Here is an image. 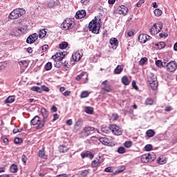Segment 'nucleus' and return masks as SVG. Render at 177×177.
Masks as SVG:
<instances>
[{"mask_svg": "<svg viewBox=\"0 0 177 177\" xmlns=\"http://www.w3.org/2000/svg\"><path fill=\"white\" fill-rule=\"evenodd\" d=\"M102 25L100 24V19L97 21V19L92 20L88 24V28L93 32V34H99Z\"/></svg>", "mask_w": 177, "mask_h": 177, "instance_id": "f257e3e1", "label": "nucleus"}, {"mask_svg": "<svg viewBox=\"0 0 177 177\" xmlns=\"http://www.w3.org/2000/svg\"><path fill=\"white\" fill-rule=\"evenodd\" d=\"M23 15H26V10L24 8H16L10 13L8 17L11 20H15V19L21 17Z\"/></svg>", "mask_w": 177, "mask_h": 177, "instance_id": "f03ea898", "label": "nucleus"}, {"mask_svg": "<svg viewBox=\"0 0 177 177\" xmlns=\"http://www.w3.org/2000/svg\"><path fill=\"white\" fill-rule=\"evenodd\" d=\"M148 82L153 91H156L158 88V81H157V76L154 73L149 75Z\"/></svg>", "mask_w": 177, "mask_h": 177, "instance_id": "7ed1b4c3", "label": "nucleus"}, {"mask_svg": "<svg viewBox=\"0 0 177 177\" xmlns=\"http://www.w3.org/2000/svg\"><path fill=\"white\" fill-rule=\"evenodd\" d=\"M154 160H156V153H154L143 154L141 156L142 162H152V161H154Z\"/></svg>", "mask_w": 177, "mask_h": 177, "instance_id": "20e7f679", "label": "nucleus"}, {"mask_svg": "<svg viewBox=\"0 0 177 177\" xmlns=\"http://www.w3.org/2000/svg\"><path fill=\"white\" fill-rule=\"evenodd\" d=\"M161 30H162V23L159 21L154 24L153 26L149 29V31L151 35H156V34H158Z\"/></svg>", "mask_w": 177, "mask_h": 177, "instance_id": "39448f33", "label": "nucleus"}, {"mask_svg": "<svg viewBox=\"0 0 177 177\" xmlns=\"http://www.w3.org/2000/svg\"><path fill=\"white\" fill-rule=\"evenodd\" d=\"M167 71L169 73H175L177 69V62L176 61H170L167 64Z\"/></svg>", "mask_w": 177, "mask_h": 177, "instance_id": "423d86ee", "label": "nucleus"}, {"mask_svg": "<svg viewBox=\"0 0 177 177\" xmlns=\"http://www.w3.org/2000/svg\"><path fill=\"white\" fill-rule=\"evenodd\" d=\"M63 30H67L73 28L74 26V21L71 20V19H66L64 21V22L62 24Z\"/></svg>", "mask_w": 177, "mask_h": 177, "instance_id": "0eeeda50", "label": "nucleus"}, {"mask_svg": "<svg viewBox=\"0 0 177 177\" xmlns=\"http://www.w3.org/2000/svg\"><path fill=\"white\" fill-rule=\"evenodd\" d=\"M97 130L94 127L86 126L82 131V133L84 138H86L87 136H89V135H91V133H93V132Z\"/></svg>", "mask_w": 177, "mask_h": 177, "instance_id": "6e6552de", "label": "nucleus"}, {"mask_svg": "<svg viewBox=\"0 0 177 177\" xmlns=\"http://www.w3.org/2000/svg\"><path fill=\"white\" fill-rule=\"evenodd\" d=\"M110 130L112 131L113 135H116V136L122 135V129L115 124H111L110 126Z\"/></svg>", "mask_w": 177, "mask_h": 177, "instance_id": "1a4fd4ad", "label": "nucleus"}, {"mask_svg": "<svg viewBox=\"0 0 177 177\" xmlns=\"http://www.w3.org/2000/svg\"><path fill=\"white\" fill-rule=\"evenodd\" d=\"M82 57V54H81L80 51H76L73 53L72 55V60H71V63L72 64H74L75 62H79V60H81Z\"/></svg>", "mask_w": 177, "mask_h": 177, "instance_id": "9d476101", "label": "nucleus"}, {"mask_svg": "<svg viewBox=\"0 0 177 177\" xmlns=\"http://www.w3.org/2000/svg\"><path fill=\"white\" fill-rule=\"evenodd\" d=\"M67 56V52L64 51V52H59L57 53L55 55L53 56V59H55L56 62H62L63 59H64V57Z\"/></svg>", "mask_w": 177, "mask_h": 177, "instance_id": "9b49d317", "label": "nucleus"}, {"mask_svg": "<svg viewBox=\"0 0 177 177\" xmlns=\"http://www.w3.org/2000/svg\"><path fill=\"white\" fill-rule=\"evenodd\" d=\"M151 37L146 34H141L138 37V41L141 44H146L147 41L150 40Z\"/></svg>", "mask_w": 177, "mask_h": 177, "instance_id": "f8f14e48", "label": "nucleus"}, {"mask_svg": "<svg viewBox=\"0 0 177 177\" xmlns=\"http://www.w3.org/2000/svg\"><path fill=\"white\" fill-rule=\"evenodd\" d=\"M38 39V35L37 33H33L30 35L26 39L27 44H34Z\"/></svg>", "mask_w": 177, "mask_h": 177, "instance_id": "ddd939ff", "label": "nucleus"}, {"mask_svg": "<svg viewBox=\"0 0 177 177\" xmlns=\"http://www.w3.org/2000/svg\"><path fill=\"white\" fill-rule=\"evenodd\" d=\"M101 162H103V158L99 156L91 162V165L93 168H96V167H99V165H100Z\"/></svg>", "mask_w": 177, "mask_h": 177, "instance_id": "4468645a", "label": "nucleus"}, {"mask_svg": "<svg viewBox=\"0 0 177 177\" xmlns=\"http://www.w3.org/2000/svg\"><path fill=\"white\" fill-rule=\"evenodd\" d=\"M86 16V11L85 10H81L76 12V19H84Z\"/></svg>", "mask_w": 177, "mask_h": 177, "instance_id": "2eb2a0df", "label": "nucleus"}, {"mask_svg": "<svg viewBox=\"0 0 177 177\" xmlns=\"http://www.w3.org/2000/svg\"><path fill=\"white\" fill-rule=\"evenodd\" d=\"M46 122V120H44V119L41 120L39 119L37 124H36V129H42L44 127H45V123Z\"/></svg>", "mask_w": 177, "mask_h": 177, "instance_id": "dca6fc26", "label": "nucleus"}, {"mask_svg": "<svg viewBox=\"0 0 177 177\" xmlns=\"http://www.w3.org/2000/svg\"><path fill=\"white\" fill-rule=\"evenodd\" d=\"M119 13L120 15H123L124 16H125V15L128 14V8L125 6H120Z\"/></svg>", "mask_w": 177, "mask_h": 177, "instance_id": "f3484780", "label": "nucleus"}, {"mask_svg": "<svg viewBox=\"0 0 177 177\" xmlns=\"http://www.w3.org/2000/svg\"><path fill=\"white\" fill-rule=\"evenodd\" d=\"M41 111L43 120L44 121H48V117L49 116V112H48L46 111V109H45V108H41Z\"/></svg>", "mask_w": 177, "mask_h": 177, "instance_id": "a211bd4d", "label": "nucleus"}, {"mask_svg": "<svg viewBox=\"0 0 177 177\" xmlns=\"http://www.w3.org/2000/svg\"><path fill=\"white\" fill-rule=\"evenodd\" d=\"M15 100H16V98L15 97L14 95H10L8 96L4 101V103L6 104H10V103H13V102H15Z\"/></svg>", "mask_w": 177, "mask_h": 177, "instance_id": "6ab92c4d", "label": "nucleus"}, {"mask_svg": "<svg viewBox=\"0 0 177 177\" xmlns=\"http://www.w3.org/2000/svg\"><path fill=\"white\" fill-rule=\"evenodd\" d=\"M46 28L40 29L39 31V37L41 38V39H42V38H45V37H46Z\"/></svg>", "mask_w": 177, "mask_h": 177, "instance_id": "aec40b11", "label": "nucleus"}, {"mask_svg": "<svg viewBox=\"0 0 177 177\" xmlns=\"http://www.w3.org/2000/svg\"><path fill=\"white\" fill-rule=\"evenodd\" d=\"M83 77H85L86 80H88V73H86V72L82 73L80 75H78L76 77V80L81 81V80H82Z\"/></svg>", "mask_w": 177, "mask_h": 177, "instance_id": "412c9836", "label": "nucleus"}, {"mask_svg": "<svg viewBox=\"0 0 177 177\" xmlns=\"http://www.w3.org/2000/svg\"><path fill=\"white\" fill-rule=\"evenodd\" d=\"M19 64L21 67V68H27V67H28V61L22 60L19 62Z\"/></svg>", "mask_w": 177, "mask_h": 177, "instance_id": "4be33fe9", "label": "nucleus"}, {"mask_svg": "<svg viewBox=\"0 0 177 177\" xmlns=\"http://www.w3.org/2000/svg\"><path fill=\"white\" fill-rule=\"evenodd\" d=\"M158 164H160V165H162L164 164H167V159L164 158V156H160L157 160Z\"/></svg>", "mask_w": 177, "mask_h": 177, "instance_id": "5701e85b", "label": "nucleus"}, {"mask_svg": "<svg viewBox=\"0 0 177 177\" xmlns=\"http://www.w3.org/2000/svg\"><path fill=\"white\" fill-rule=\"evenodd\" d=\"M40 119L39 116L36 115L31 120L30 124H32V125H37Z\"/></svg>", "mask_w": 177, "mask_h": 177, "instance_id": "b1692460", "label": "nucleus"}, {"mask_svg": "<svg viewBox=\"0 0 177 177\" xmlns=\"http://www.w3.org/2000/svg\"><path fill=\"white\" fill-rule=\"evenodd\" d=\"M10 171L12 174H16V172L19 171V168L17 167V165L12 164L10 167Z\"/></svg>", "mask_w": 177, "mask_h": 177, "instance_id": "393cba45", "label": "nucleus"}, {"mask_svg": "<svg viewBox=\"0 0 177 177\" xmlns=\"http://www.w3.org/2000/svg\"><path fill=\"white\" fill-rule=\"evenodd\" d=\"M146 135L148 136V138H153V136L156 135V131H154L153 129H149L147 131Z\"/></svg>", "mask_w": 177, "mask_h": 177, "instance_id": "a878e982", "label": "nucleus"}, {"mask_svg": "<svg viewBox=\"0 0 177 177\" xmlns=\"http://www.w3.org/2000/svg\"><path fill=\"white\" fill-rule=\"evenodd\" d=\"M109 42L112 46H118V40L117 38H111Z\"/></svg>", "mask_w": 177, "mask_h": 177, "instance_id": "bb28decb", "label": "nucleus"}, {"mask_svg": "<svg viewBox=\"0 0 177 177\" xmlns=\"http://www.w3.org/2000/svg\"><path fill=\"white\" fill-rule=\"evenodd\" d=\"M59 151L60 153H66V151H68V147L64 145H60L59 147Z\"/></svg>", "mask_w": 177, "mask_h": 177, "instance_id": "cd10ccee", "label": "nucleus"}, {"mask_svg": "<svg viewBox=\"0 0 177 177\" xmlns=\"http://www.w3.org/2000/svg\"><path fill=\"white\" fill-rule=\"evenodd\" d=\"M122 70H124V68H122V66H121L120 65H118L114 70V73L115 74H121V73H122Z\"/></svg>", "mask_w": 177, "mask_h": 177, "instance_id": "c85d7f7f", "label": "nucleus"}, {"mask_svg": "<svg viewBox=\"0 0 177 177\" xmlns=\"http://www.w3.org/2000/svg\"><path fill=\"white\" fill-rule=\"evenodd\" d=\"M153 13L156 17H160L162 15V11L160 8H156L153 10Z\"/></svg>", "mask_w": 177, "mask_h": 177, "instance_id": "c756f323", "label": "nucleus"}, {"mask_svg": "<svg viewBox=\"0 0 177 177\" xmlns=\"http://www.w3.org/2000/svg\"><path fill=\"white\" fill-rule=\"evenodd\" d=\"M156 46H158V49H164L165 48V42L160 41L155 44Z\"/></svg>", "mask_w": 177, "mask_h": 177, "instance_id": "7c9ffc66", "label": "nucleus"}, {"mask_svg": "<svg viewBox=\"0 0 177 177\" xmlns=\"http://www.w3.org/2000/svg\"><path fill=\"white\" fill-rule=\"evenodd\" d=\"M85 113L86 114H93V108L92 106H86L85 108Z\"/></svg>", "mask_w": 177, "mask_h": 177, "instance_id": "2f4dec72", "label": "nucleus"}, {"mask_svg": "<svg viewBox=\"0 0 177 177\" xmlns=\"http://www.w3.org/2000/svg\"><path fill=\"white\" fill-rule=\"evenodd\" d=\"M88 96H89V92L88 91H82L80 94L82 99H85V97H88Z\"/></svg>", "mask_w": 177, "mask_h": 177, "instance_id": "473e14b6", "label": "nucleus"}, {"mask_svg": "<svg viewBox=\"0 0 177 177\" xmlns=\"http://www.w3.org/2000/svg\"><path fill=\"white\" fill-rule=\"evenodd\" d=\"M82 127V119H79L74 125L75 128H81Z\"/></svg>", "mask_w": 177, "mask_h": 177, "instance_id": "72a5a7b5", "label": "nucleus"}, {"mask_svg": "<svg viewBox=\"0 0 177 177\" xmlns=\"http://www.w3.org/2000/svg\"><path fill=\"white\" fill-rule=\"evenodd\" d=\"M39 157L46 160V155H45V150L42 149L39 151Z\"/></svg>", "mask_w": 177, "mask_h": 177, "instance_id": "f704fd0d", "label": "nucleus"}, {"mask_svg": "<svg viewBox=\"0 0 177 177\" xmlns=\"http://www.w3.org/2000/svg\"><path fill=\"white\" fill-rule=\"evenodd\" d=\"M68 46V43L67 41H63L59 44V49H66Z\"/></svg>", "mask_w": 177, "mask_h": 177, "instance_id": "c9c22d12", "label": "nucleus"}, {"mask_svg": "<svg viewBox=\"0 0 177 177\" xmlns=\"http://www.w3.org/2000/svg\"><path fill=\"white\" fill-rule=\"evenodd\" d=\"M100 142H101V143H102V145H104L105 146L109 145V140L106 138H100Z\"/></svg>", "mask_w": 177, "mask_h": 177, "instance_id": "e433bc0d", "label": "nucleus"}, {"mask_svg": "<svg viewBox=\"0 0 177 177\" xmlns=\"http://www.w3.org/2000/svg\"><path fill=\"white\" fill-rule=\"evenodd\" d=\"M101 92L102 93H106V92H111V88H110L109 86H105V87L102 88Z\"/></svg>", "mask_w": 177, "mask_h": 177, "instance_id": "4c0bfd02", "label": "nucleus"}, {"mask_svg": "<svg viewBox=\"0 0 177 177\" xmlns=\"http://www.w3.org/2000/svg\"><path fill=\"white\" fill-rule=\"evenodd\" d=\"M122 83L124 85H128V84H129V80L128 79V77L124 76V77L122 78Z\"/></svg>", "mask_w": 177, "mask_h": 177, "instance_id": "58836bf2", "label": "nucleus"}, {"mask_svg": "<svg viewBox=\"0 0 177 177\" xmlns=\"http://www.w3.org/2000/svg\"><path fill=\"white\" fill-rule=\"evenodd\" d=\"M154 104V100L151 98H147L145 101V104L147 106H152Z\"/></svg>", "mask_w": 177, "mask_h": 177, "instance_id": "ea45409f", "label": "nucleus"}, {"mask_svg": "<svg viewBox=\"0 0 177 177\" xmlns=\"http://www.w3.org/2000/svg\"><path fill=\"white\" fill-rule=\"evenodd\" d=\"M44 68L46 71H49L50 70H52V62H48L45 66Z\"/></svg>", "mask_w": 177, "mask_h": 177, "instance_id": "a19ab883", "label": "nucleus"}, {"mask_svg": "<svg viewBox=\"0 0 177 177\" xmlns=\"http://www.w3.org/2000/svg\"><path fill=\"white\" fill-rule=\"evenodd\" d=\"M31 91H33L34 92H38L39 93H41V87L32 86L31 87Z\"/></svg>", "mask_w": 177, "mask_h": 177, "instance_id": "79ce46f5", "label": "nucleus"}, {"mask_svg": "<svg viewBox=\"0 0 177 177\" xmlns=\"http://www.w3.org/2000/svg\"><path fill=\"white\" fill-rule=\"evenodd\" d=\"M101 131L104 132V133H109L110 132V127H103L101 128Z\"/></svg>", "mask_w": 177, "mask_h": 177, "instance_id": "37998d69", "label": "nucleus"}, {"mask_svg": "<svg viewBox=\"0 0 177 177\" xmlns=\"http://www.w3.org/2000/svg\"><path fill=\"white\" fill-rule=\"evenodd\" d=\"M145 151H150L153 150V145L148 144L145 147Z\"/></svg>", "mask_w": 177, "mask_h": 177, "instance_id": "c03bdc74", "label": "nucleus"}, {"mask_svg": "<svg viewBox=\"0 0 177 177\" xmlns=\"http://www.w3.org/2000/svg\"><path fill=\"white\" fill-rule=\"evenodd\" d=\"M156 66H157L159 68H161L162 67V62L160 59H158L155 62Z\"/></svg>", "mask_w": 177, "mask_h": 177, "instance_id": "a18cd8bd", "label": "nucleus"}, {"mask_svg": "<svg viewBox=\"0 0 177 177\" xmlns=\"http://www.w3.org/2000/svg\"><path fill=\"white\" fill-rule=\"evenodd\" d=\"M118 153H119V154H124V153H125V148H124V147H120L118 149Z\"/></svg>", "mask_w": 177, "mask_h": 177, "instance_id": "49530a36", "label": "nucleus"}, {"mask_svg": "<svg viewBox=\"0 0 177 177\" xmlns=\"http://www.w3.org/2000/svg\"><path fill=\"white\" fill-rule=\"evenodd\" d=\"M40 89H41V93H42V91L49 92V88L45 85L41 86L40 87Z\"/></svg>", "mask_w": 177, "mask_h": 177, "instance_id": "de8ad7c7", "label": "nucleus"}, {"mask_svg": "<svg viewBox=\"0 0 177 177\" xmlns=\"http://www.w3.org/2000/svg\"><path fill=\"white\" fill-rule=\"evenodd\" d=\"M147 62V57H143L140 60V66H144V64Z\"/></svg>", "mask_w": 177, "mask_h": 177, "instance_id": "09e8293b", "label": "nucleus"}, {"mask_svg": "<svg viewBox=\"0 0 177 177\" xmlns=\"http://www.w3.org/2000/svg\"><path fill=\"white\" fill-rule=\"evenodd\" d=\"M88 156H89V151H86L84 153L83 152L81 153L82 158H88Z\"/></svg>", "mask_w": 177, "mask_h": 177, "instance_id": "8fccbe9b", "label": "nucleus"}, {"mask_svg": "<svg viewBox=\"0 0 177 177\" xmlns=\"http://www.w3.org/2000/svg\"><path fill=\"white\" fill-rule=\"evenodd\" d=\"M132 146V142L131 141H127L124 142V147H127V149H129Z\"/></svg>", "mask_w": 177, "mask_h": 177, "instance_id": "3c124183", "label": "nucleus"}, {"mask_svg": "<svg viewBox=\"0 0 177 177\" xmlns=\"http://www.w3.org/2000/svg\"><path fill=\"white\" fill-rule=\"evenodd\" d=\"M14 142L16 145H19L20 143H22L23 140H21V138H15Z\"/></svg>", "mask_w": 177, "mask_h": 177, "instance_id": "603ef678", "label": "nucleus"}, {"mask_svg": "<svg viewBox=\"0 0 177 177\" xmlns=\"http://www.w3.org/2000/svg\"><path fill=\"white\" fill-rule=\"evenodd\" d=\"M91 0H81V4L84 6H86V5H89V1Z\"/></svg>", "mask_w": 177, "mask_h": 177, "instance_id": "864d4df0", "label": "nucleus"}, {"mask_svg": "<svg viewBox=\"0 0 177 177\" xmlns=\"http://www.w3.org/2000/svg\"><path fill=\"white\" fill-rule=\"evenodd\" d=\"M1 140L3 142V143H5V145H8V143H9V139L5 136H2Z\"/></svg>", "mask_w": 177, "mask_h": 177, "instance_id": "5fc2aeb1", "label": "nucleus"}, {"mask_svg": "<svg viewBox=\"0 0 177 177\" xmlns=\"http://www.w3.org/2000/svg\"><path fill=\"white\" fill-rule=\"evenodd\" d=\"M49 48V46L48 44H45L41 47L42 52H46L48 50V48Z\"/></svg>", "mask_w": 177, "mask_h": 177, "instance_id": "6e6d98bb", "label": "nucleus"}, {"mask_svg": "<svg viewBox=\"0 0 177 177\" xmlns=\"http://www.w3.org/2000/svg\"><path fill=\"white\" fill-rule=\"evenodd\" d=\"M132 86L134 89H136V91H138L139 89L138 85H136V82L135 80L132 82Z\"/></svg>", "mask_w": 177, "mask_h": 177, "instance_id": "4d7b16f0", "label": "nucleus"}, {"mask_svg": "<svg viewBox=\"0 0 177 177\" xmlns=\"http://www.w3.org/2000/svg\"><path fill=\"white\" fill-rule=\"evenodd\" d=\"M23 131V129L22 128H21V129H15L14 130H13V133H20V132H22Z\"/></svg>", "mask_w": 177, "mask_h": 177, "instance_id": "13d9d810", "label": "nucleus"}, {"mask_svg": "<svg viewBox=\"0 0 177 177\" xmlns=\"http://www.w3.org/2000/svg\"><path fill=\"white\" fill-rule=\"evenodd\" d=\"M159 36L160 37V38H167V37H168V35L165 32H161L159 34Z\"/></svg>", "mask_w": 177, "mask_h": 177, "instance_id": "bf43d9fd", "label": "nucleus"}, {"mask_svg": "<svg viewBox=\"0 0 177 177\" xmlns=\"http://www.w3.org/2000/svg\"><path fill=\"white\" fill-rule=\"evenodd\" d=\"M104 172H113V167H109L105 168Z\"/></svg>", "mask_w": 177, "mask_h": 177, "instance_id": "052dcab7", "label": "nucleus"}, {"mask_svg": "<svg viewBox=\"0 0 177 177\" xmlns=\"http://www.w3.org/2000/svg\"><path fill=\"white\" fill-rule=\"evenodd\" d=\"M21 161L23 162H24V164H26V162H27V156H26V155H23L21 156Z\"/></svg>", "mask_w": 177, "mask_h": 177, "instance_id": "680f3d73", "label": "nucleus"}, {"mask_svg": "<svg viewBox=\"0 0 177 177\" xmlns=\"http://www.w3.org/2000/svg\"><path fill=\"white\" fill-rule=\"evenodd\" d=\"M70 93H71V91L67 90L64 93H63L62 95H64V96H70Z\"/></svg>", "mask_w": 177, "mask_h": 177, "instance_id": "e2e57ef3", "label": "nucleus"}, {"mask_svg": "<svg viewBox=\"0 0 177 177\" xmlns=\"http://www.w3.org/2000/svg\"><path fill=\"white\" fill-rule=\"evenodd\" d=\"M127 35L131 37H133V30H129L127 32Z\"/></svg>", "mask_w": 177, "mask_h": 177, "instance_id": "0e129e2a", "label": "nucleus"}, {"mask_svg": "<svg viewBox=\"0 0 177 177\" xmlns=\"http://www.w3.org/2000/svg\"><path fill=\"white\" fill-rule=\"evenodd\" d=\"M172 107L171 106H165V111H171Z\"/></svg>", "mask_w": 177, "mask_h": 177, "instance_id": "69168bd1", "label": "nucleus"}, {"mask_svg": "<svg viewBox=\"0 0 177 177\" xmlns=\"http://www.w3.org/2000/svg\"><path fill=\"white\" fill-rule=\"evenodd\" d=\"M66 124L68 125H73V120H71V119L67 120H66Z\"/></svg>", "mask_w": 177, "mask_h": 177, "instance_id": "338daca9", "label": "nucleus"}, {"mask_svg": "<svg viewBox=\"0 0 177 177\" xmlns=\"http://www.w3.org/2000/svg\"><path fill=\"white\" fill-rule=\"evenodd\" d=\"M57 177H68V175L67 174H59L57 176Z\"/></svg>", "mask_w": 177, "mask_h": 177, "instance_id": "774afa93", "label": "nucleus"}]
</instances>
